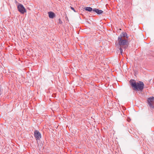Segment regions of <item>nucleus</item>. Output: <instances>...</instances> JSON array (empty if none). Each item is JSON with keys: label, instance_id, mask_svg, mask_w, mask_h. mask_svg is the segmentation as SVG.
<instances>
[{"label": "nucleus", "instance_id": "obj_1", "mask_svg": "<svg viewBox=\"0 0 154 154\" xmlns=\"http://www.w3.org/2000/svg\"><path fill=\"white\" fill-rule=\"evenodd\" d=\"M130 83L132 87L136 91H138V89L142 90L143 88V83L141 82L136 83L134 80L130 81Z\"/></svg>", "mask_w": 154, "mask_h": 154}, {"label": "nucleus", "instance_id": "obj_2", "mask_svg": "<svg viewBox=\"0 0 154 154\" xmlns=\"http://www.w3.org/2000/svg\"><path fill=\"white\" fill-rule=\"evenodd\" d=\"M17 8L18 11L21 14H23L24 13L26 12V10L24 7L23 6L20 4L17 6Z\"/></svg>", "mask_w": 154, "mask_h": 154}, {"label": "nucleus", "instance_id": "obj_3", "mask_svg": "<svg viewBox=\"0 0 154 154\" xmlns=\"http://www.w3.org/2000/svg\"><path fill=\"white\" fill-rule=\"evenodd\" d=\"M122 36L120 35L118 37V40L119 45H125L126 44L127 41L125 40H122Z\"/></svg>", "mask_w": 154, "mask_h": 154}, {"label": "nucleus", "instance_id": "obj_4", "mask_svg": "<svg viewBox=\"0 0 154 154\" xmlns=\"http://www.w3.org/2000/svg\"><path fill=\"white\" fill-rule=\"evenodd\" d=\"M34 135L36 139H39L41 138V134L38 131H35L34 132Z\"/></svg>", "mask_w": 154, "mask_h": 154}, {"label": "nucleus", "instance_id": "obj_5", "mask_svg": "<svg viewBox=\"0 0 154 154\" xmlns=\"http://www.w3.org/2000/svg\"><path fill=\"white\" fill-rule=\"evenodd\" d=\"M93 11L95 12L98 14H102L103 11L101 10H100L98 9L95 8L93 10Z\"/></svg>", "mask_w": 154, "mask_h": 154}, {"label": "nucleus", "instance_id": "obj_6", "mask_svg": "<svg viewBox=\"0 0 154 154\" xmlns=\"http://www.w3.org/2000/svg\"><path fill=\"white\" fill-rule=\"evenodd\" d=\"M48 14L49 17L51 18H53L55 16L54 14L52 12H48Z\"/></svg>", "mask_w": 154, "mask_h": 154}, {"label": "nucleus", "instance_id": "obj_7", "mask_svg": "<svg viewBox=\"0 0 154 154\" xmlns=\"http://www.w3.org/2000/svg\"><path fill=\"white\" fill-rule=\"evenodd\" d=\"M148 102L149 105L151 106V101H153L154 100V97H152L150 98H149L148 99Z\"/></svg>", "mask_w": 154, "mask_h": 154}, {"label": "nucleus", "instance_id": "obj_8", "mask_svg": "<svg viewBox=\"0 0 154 154\" xmlns=\"http://www.w3.org/2000/svg\"><path fill=\"white\" fill-rule=\"evenodd\" d=\"M84 9L85 10L88 11H91L93 10L92 8L90 7H86Z\"/></svg>", "mask_w": 154, "mask_h": 154}, {"label": "nucleus", "instance_id": "obj_9", "mask_svg": "<svg viewBox=\"0 0 154 154\" xmlns=\"http://www.w3.org/2000/svg\"><path fill=\"white\" fill-rule=\"evenodd\" d=\"M122 34L123 37L126 36L127 38L128 37L127 36V35L126 33L123 32L122 33Z\"/></svg>", "mask_w": 154, "mask_h": 154}, {"label": "nucleus", "instance_id": "obj_10", "mask_svg": "<svg viewBox=\"0 0 154 154\" xmlns=\"http://www.w3.org/2000/svg\"><path fill=\"white\" fill-rule=\"evenodd\" d=\"M119 49H120V51L121 53V54H122V51H123L122 50L121 48H120Z\"/></svg>", "mask_w": 154, "mask_h": 154}, {"label": "nucleus", "instance_id": "obj_11", "mask_svg": "<svg viewBox=\"0 0 154 154\" xmlns=\"http://www.w3.org/2000/svg\"><path fill=\"white\" fill-rule=\"evenodd\" d=\"M57 107V108L58 107V105L57 104V107Z\"/></svg>", "mask_w": 154, "mask_h": 154}, {"label": "nucleus", "instance_id": "obj_12", "mask_svg": "<svg viewBox=\"0 0 154 154\" xmlns=\"http://www.w3.org/2000/svg\"><path fill=\"white\" fill-rule=\"evenodd\" d=\"M72 10H74V8H72Z\"/></svg>", "mask_w": 154, "mask_h": 154}]
</instances>
